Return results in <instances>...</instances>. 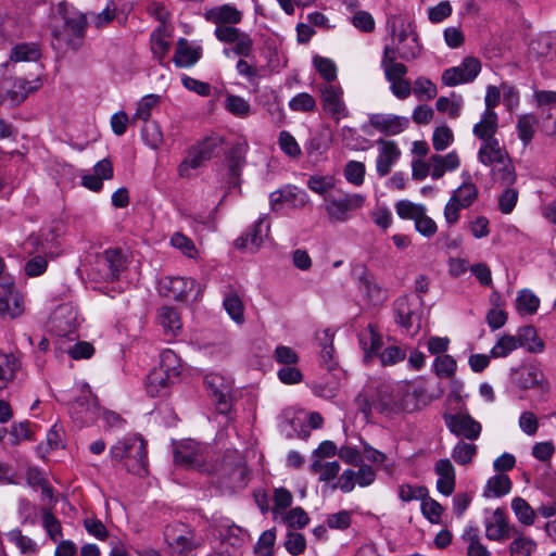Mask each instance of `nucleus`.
I'll use <instances>...</instances> for the list:
<instances>
[{"mask_svg": "<svg viewBox=\"0 0 556 556\" xmlns=\"http://www.w3.org/2000/svg\"><path fill=\"white\" fill-rule=\"evenodd\" d=\"M418 394L417 390L402 391L389 383H380L377 387L376 397L371 402L366 401L362 410L365 415H368L372 408L386 415L412 413L418 408Z\"/></svg>", "mask_w": 556, "mask_h": 556, "instance_id": "obj_1", "label": "nucleus"}, {"mask_svg": "<svg viewBox=\"0 0 556 556\" xmlns=\"http://www.w3.org/2000/svg\"><path fill=\"white\" fill-rule=\"evenodd\" d=\"M110 457L114 466L121 464L129 473H147V442L141 435L135 434L117 441L110 448Z\"/></svg>", "mask_w": 556, "mask_h": 556, "instance_id": "obj_2", "label": "nucleus"}, {"mask_svg": "<svg viewBox=\"0 0 556 556\" xmlns=\"http://www.w3.org/2000/svg\"><path fill=\"white\" fill-rule=\"evenodd\" d=\"M393 313L395 323L406 334L414 337L421 329L424 300L418 295L400 296L393 302Z\"/></svg>", "mask_w": 556, "mask_h": 556, "instance_id": "obj_3", "label": "nucleus"}, {"mask_svg": "<svg viewBox=\"0 0 556 556\" xmlns=\"http://www.w3.org/2000/svg\"><path fill=\"white\" fill-rule=\"evenodd\" d=\"M58 12L64 21V29L67 34L66 43L73 50H78L84 42L87 17L84 13L77 12L66 1L58 4Z\"/></svg>", "mask_w": 556, "mask_h": 556, "instance_id": "obj_4", "label": "nucleus"}, {"mask_svg": "<svg viewBox=\"0 0 556 556\" xmlns=\"http://www.w3.org/2000/svg\"><path fill=\"white\" fill-rule=\"evenodd\" d=\"M208 397L219 414H227L231 409V381L218 374H208L203 380Z\"/></svg>", "mask_w": 556, "mask_h": 556, "instance_id": "obj_5", "label": "nucleus"}, {"mask_svg": "<svg viewBox=\"0 0 556 556\" xmlns=\"http://www.w3.org/2000/svg\"><path fill=\"white\" fill-rule=\"evenodd\" d=\"M41 81L37 77L33 80L25 78H5L0 87V98L11 106L20 105L29 93L38 90Z\"/></svg>", "mask_w": 556, "mask_h": 556, "instance_id": "obj_6", "label": "nucleus"}, {"mask_svg": "<svg viewBox=\"0 0 556 556\" xmlns=\"http://www.w3.org/2000/svg\"><path fill=\"white\" fill-rule=\"evenodd\" d=\"M325 210L331 220L345 222L350 217V213L362 207L364 197L357 193L334 197L332 194L325 195Z\"/></svg>", "mask_w": 556, "mask_h": 556, "instance_id": "obj_7", "label": "nucleus"}, {"mask_svg": "<svg viewBox=\"0 0 556 556\" xmlns=\"http://www.w3.org/2000/svg\"><path fill=\"white\" fill-rule=\"evenodd\" d=\"M195 288L198 289L194 300H197L202 292L200 286L194 279L185 277H166L160 281L161 294L178 302L187 301Z\"/></svg>", "mask_w": 556, "mask_h": 556, "instance_id": "obj_8", "label": "nucleus"}, {"mask_svg": "<svg viewBox=\"0 0 556 556\" xmlns=\"http://www.w3.org/2000/svg\"><path fill=\"white\" fill-rule=\"evenodd\" d=\"M481 71V63L477 58L467 56L458 66L446 68L442 74V83L453 87L459 84L471 83Z\"/></svg>", "mask_w": 556, "mask_h": 556, "instance_id": "obj_9", "label": "nucleus"}, {"mask_svg": "<svg viewBox=\"0 0 556 556\" xmlns=\"http://www.w3.org/2000/svg\"><path fill=\"white\" fill-rule=\"evenodd\" d=\"M224 140L218 136H210L204 138L189 151L188 159L179 165L180 175H182L184 166L189 165L191 168L200 167L205 161L211 160L218 153Z\"/></svg>", "mask_w": 556, "mask_h": 556, "instance_id": "obj_10", "label": "nucleus"}, {"mask_svg": "<svg viewBox=\"0 0 556 556\" xmlns=\"http://www.w3.org/2000/svg\"><path fill=\"white\" fill-rule=\"evenodd\" d=\"M202 445L193 440H185L175 444L174 460L186 469H199L204 466L205 458Z\"/></svg>", "mask_w": 556, "mask_h": 556, "instance_id": "obj_11", "label": "nucleus"}, {"mask_svg": "<svg viewBox=\"0 0 556 556\" xmlns=\"http://www.w3.org/2000/svg\"><path fill=\"white\" fill-rule=\"evenodd\" d=\"M215 37L225 43H236L233 53L240 56H250L253 48V40L249 34L241 31L231 25L217 26L214 31Z\"/></svg>", "mask_w": 556, "mask_h": 556, "instance_id": "obj_12", "label": "nucleus"}, {"mask_svg": "<svg viewBox=\"0 0 556 556\" xmlns=\"http://www.w3.org/2000/svg\"><path fill=\"white\" fill-rule=\"evenodd\" d=\"M323 109L336 122L349 116V110L342 99L343 90L340 86L327 84L320 87Z\"/></svg>", "mask_w": 556, "mask_h": 556, "instance_id": "obj_13", "label": "nucleus"}, {"mask_svg": "<svg viewBox=\"0 0 556 556\" xmlns=\"http://www.w3.org/2000/svg\"><path fill=\"white\" fill-rule=\"evenodd\" d=\"M444 421L448 430L467 440H477L481 433V425L468 414H446Z\"/></svg>", "mask_w": 556, "mask_h": 556, "instance_id": "obj_14", "label": "nucleus"}, {"mask_svg": "<svg viewBox=\"0 0 556 556\" xmlns=\"http://www.w3.org/2000/svg\"><path fill=\"white\" fill-rule=\"evenodd\" d=\"M368 123L380 134L391 137L407 129L409 126V118L394 114L375 113L369 115Z\"/></svg>", "mask_w": 556, "mask_h": 556, "instance_id": "obj_15", "label": "nucleus"}, {"mask_svg": "<svg viewBox=\"0 0 556 556\" xmlns=\"http://www.w3.org/2000/svg\"><path fill=\"white\" fill-rule=\"evenodd\" d=\"M357 276L358 288L366 295L367 300L374 305H380L387 300V294L377 283L375 276L365 265L354 268Z\"/></svg>", "mask_w": 556, "mask_h": 556, "instance_id": "obj_16", "label": "nucleus"}, {"mask_svg": "<svg viewBox=\"0 0 556 556\" xmlns=\"http://www.w3.org/2000/svg\"><path fill=\"white\" fill-rule=\"evenodd\" d=\"M434 472L438 476L437 490L444 496H450L455 491L456 472L448 458H441L434 464Z\"/></svg>", "mask_w": 556, "mask_h": 556, "instance_id": "obj_17", "label": "nucleus"}, {"mask_svg": "<svg viewBox=\"0 0 556 556\" xmlns=\"http://www.w3.org/2000/svg\"><path fill=\"white\" fill-rule=\"evenodd\" d=\"M98 263L106 269L104 278L112 281L118 279L121 273L126 268V257L118 248L105 250L99 256Z\"/></svg>", "mask_w": 556, "mask_h": 556, "instance_id": "obj_18", "label": "nucleus"}, {"mask_svg": "<svg viewBox=\"0 0 556 556\" xmlns=\"http://www.w3.org/2000/svg\"><path fill=\"white\" fill-rule=\"evenodd\" d=\"M511 528L507 521L505 509L496 508L493 519L485 521V536L492 541H504L511 536Z\"/></svg>", "mask_w": 556, "mask_h": 556, "instance_id": "obj_19", "label": "nucleus"}, {"mask_svg": "<svg viewBox=\"0 0 556 556\" xmlns=\"http://www.w3.org/2000/svg\"><path fill=\"white\" fill-rule=\"evenodd\" d=\"M377 143L380 144L381 148L376 161V168L378 175L384 177L391 172V167L399 159L401 151L394 141L379 139Z\"/></svg>", "mask_w": 556, "mask_h": 556, "instance_id": "obj_20", "label": "nucleus"}, {"mask_svg": "<svg viewBox=\"0 0 556 556\" xmlns=\"http://www.w3.org/2000/svg\"><path fill=\"white\" fill-rule=\"evenodd\" d=\"M202 56V48L200 46L191 48L186 38L177 40V47L173 56V62L179 68L190 67L194 65Z\"/></svg>", "mask_w": 556, "mask_h": 556, "instance_id": "obj_21", "label": "nucleus"}, {"mask_svg": "<svg viewBox=\"0 0 556 556\" xmlns=\"http://www.w3.org/2000/svg\"><path fill=\"white\" fill-rule=\"evenodd\" d=\"M205 18L218 26L224 24H238L242 20V13L230 4H223L207 10Z\"/></svg>", "mask_w": 556, "mask_h": 556, "instance_id": "obj_22", "label": "nucleus"}, {"mask_svg": "<svg viewBox=\"0 0 556 556\" xmlns=\"http://www.w3.org/2000/svg\"><path fill=\"white\" fill-rule=\"evenodd\" d=\"M176 381V379L163 374V371L153 369L148 376L147 393L151 397L165 396L168 394L170 387Z\"/></svg>", "mask_w": 556, "mask_h": 556, "instance_id": "obj_23", "label": "nucleus"}, {"mask_svg": "<svg viewBox=\"0 0 556 556\" xmlns=\"http://www.w3.org/2000/svg\"><path fill=\"white\" fill-rule=\"evenodd\" d=\"M496 113L484 112L479 123L473 126V135L482 142L496 139L494 135L498 129Z\"/></svg>", "mask_w": 556, "mask_h": 556, "instance_id": "obj_24", "label": "nucleus"}, {"mask_svg": "<svg viewBox=\"0 0 556 556\" xmlns=\"http://www.w3.org/2000/svg\"><path fill=\"white\" fill-rule=\"evenodd\" d=\"M316 338L319 341L320 346V364L327 370L336 368L337 363L333 359V333L329 329H325L321 332L316 333Z\"/></svg>", "mask_w": 556, "mask_h": 556, "instance_id": "obj_25", "label": "nucleus"}, {"mask_svg": "<svg viewBox=\"0 0 556 556\" xmlns=\"http://www.w3.org/2000/svg\"><path fill=\"white\" fill-rule=\"evenodd\" d=\"M507 156V153L502 150L497 139L482 142L478 152L479 161L486 166L494 163H503V160Z\"/></svg>", "mask_w": 556, "mask_h": 556, "instance_id": "obj_26", "label": "nucleus"}, {"mask_svg": "<svg viewBox=\"0 0 556 556\" xmlns=\"http://www.w3.org/2000/svg\"><path fill=\"white\" fill-rule=\"evenodd\" d=\"M515 337L518 339V346L527 349L530 353H540L544 350V342L538 337L533 326L520 327Z\"/></svg>", "mask_w": 556, "mask_h": 556, "instance_id": "obj_27", "label": "nucleus"}, {"mask_svg": "<svg viewBox=\"0 0 556 556\" xmlns=\"http://www.w3.org/2000/svg\"><path fill=\"white\" fill-rule=\"evenodd\" d=\"M513 483L510 478L505 475H495L491 477L484 488L483 496L485 497H501L508 494L511 490Z\"/></svg>", "mask_w": 556, "mask_h": 556, "instance_id": "obj_28", "label": "nucleus"}, {"mask_svg": "<svg viewBox=\"0 0 556 556\" xmlns=\"http://www.w3.org/2000/svg\"><path fill=\"white\" fill-rule=\"evenodd\" d=\"M359 344L365 353L366 361L372 355L378 354L379 350L381 349V337L378 332H376L375 327L371 324L368 325L367 331L359 334Z\"/></svg>", "mask_w": 556, "mask_h": 556, "instance_id": "obj_29", "label": "nucleus"}, {"mask_svg": "<svg viewBox=\"0 0 556 556\" xmlns=\"http://www.w3.org/2000/svg\"><path fill=\"white\" fill-rule=\"evenodd\" d=\"M156 369L178 380L181 374V364L178 355L169 349L164 350L160 355V366Z\"/></svg>", "mask_w": 556, "mask_h": 556, "instance_id": "obj_30", "label": "nucleus"}, {"mask_svg": "<svg viewBox=\"0 0 556 556\" xmlns=\"http://www.w3.org/2000/svg\"><path fill=\"white\" fill-rule=\"evenodd\" d=\"M452 200L457 201L463 208L469 207L478 198V189L470 181V176L467 175V180H465L456 190H454L452 194Z\"/></svg>", "mask_w": 556, "mask_h": 556, "instance_id": "obj_31", "label": "nucleus"}, {"mask_svg": "<svg viewBox=\"0 0 556 556\" xmlns=\"http://www.w3.org/2000/svg\"><path fill=\"white\" fill-rule=\"evenodd\" d=\"M17 368L18 359L14 354L0 353V390L13 380Z\"/></svg>", "mask_w": 556, "mask_h": 556, "instance_id": "obj_32", "label": "nucleus"}, {"mask_svg": "<svg viewBox=\"0 0 556 556\" xmlns=\"http://www.w3.org/2000/svg\"><path fill=\"white\" fill-rule=\"evenodd\" d=\"M228 162L229 180L232 182L238 179L241 174V168L245 163L244 150L241 146L232 147L226 154Z\"/></svg>", "mask_w": 556, "mask_h": 556, "instance_id": "obj_33", "label": "nucleus"}, {"mask_svg": "<svg viewBox=\"0 0 556 556\" xmlns=\"http://www.w3.org/2000/svg\"><path fill=\"white\" fill-rule=\"evenodd\" d=\"M223 305L232 320H235L237 324H243L244 306L242 300L237 293L231 292L226 294L223 301Z\"/></svg>", "mask_w": 556, "mask_h": 556, "instance_id": "obj_34", "label": "nucleus"}, {"mask_svg": "<svg viewBox=\"0 0 556 556\" xmlns=\"http://www.w3.org/2000/svg\"><path fill=\"white\" fill-rule=\"evenodd\" d=\"M540 306V299L530 290L523 289L518 292L516 308L521 314L532 315Z\"/></svg>", "mask_w": 556, "mask_h": 556, "instance_id": "obj_35", "label": "nucleus"}, {"mask_svg": "<svg viewBox=\"0 0 556 556\" xmlns=\"http://www.w3.org/2000/svg\"><path fill=\"white\" fill-rule=\"evenodd\" d=\"M511 509L520 523L525 526H532L534 523L535 510L525 498L515 497L511 501Z\"/></svg>", "mask_w": 556, "mask_h": 556, "instance_id": "obj_36", "label": "nucleus"}, {"mask_svg": "<svg viewBox=\"0 0 556 556\" xmlns=\"http://www.w3.org/2000/svg\"><path fill=\"white\" fill-rule=\"evenodd\" d=\"M40 58V50L35 43L16 45L12 51L10 59L14 62H31Z\"/></svg>", "mask_w": 556, "mask_h": 556, "instance_id": "obj_37", "label": "nucleus"}, {"mask_svg": "<svg viewBox=\"0 0 556 556\" xmlns=\"http://www.w3.org/2000/svg\"><path fill=\"white\" fill-rule=\"evenodd\" d=\"M477 445L459 441L452 450V458L458 465L465 466L472 462L477 454Z\"/></svg>", "mask_w": 556, "mask_h": 556, "instance_id": "obj_38", "label": "nucleus"}, {"mask_svg": "<svg viewBox=\"0 0 556 556\" xmlns=\"http://www.w3.org/2000/svg\"><path fill=\"white\" fill-rule=\"evenodd\" d=\"M159 320L165 331H169L174 334L181 328L179 315L173 307H161L159 311Z\"/></svg>", "mask_w": 556, "mask_h": 556, "instance_id": "obj_39", "label": "nucleus"}, {"mask_svg": "<svg viewBox=\"0 0 556 556\" xmlns=\"http://www.w3.org/2000/svg\"><path fill=\"white\" fill-rule=\"evenodd\" d=\"M433 365L434 372L440 378H452L454 377L457 369V363L455 358L448 354L437 356Z\"/></svg>", "mask_w": 556, "mask_h": 556, "instance_id": "obj_40", "label": "nucleus"}, {"mask_svg": "<svg viewBox=\"0 0 556 556\" xmlns=\"http://www.w3.org/2000/svg\"><path fill=\"white\" fill-rule=\"evenodd\" d=\"M397 56L404 61L416 59L420 53V45L416 30H410L409 42H403L396 46Z\"/></svg>", "mask_w": 556, "mask_h": 556, "instance_id": "obj_41", "label": "nucleus"}, {"mask_svg": "<svg viewBox=\"0 0 556 556\" xmlns=\"http://www.w3.org/2000/svg\"><path fill=\"white\" fill-rule=\"evenodd\" d=\"M389 26L391 28L393 43L395 46L405 42L410 36V30H415L410 22L406 23L402 18H393L389 22Z\"/></svg>", "mask_w": 556, "mask_h": 556, "instance_id": "obj_42", "label": "nucleus"}, {"mask_svg": "<svg viewBox=\"0 0 556 556\" xmlns=\"http://www.w3.org/2000/svg\"><path fill=\"white\" fill-rule=\"evenodd\" d=\"M518 339L515 336L504 334L502 336L495 345L491 349L490 355L493 358L506 357L510 352L516 350L518 346Z\"/></svg>", "mask_w": 556, "mask_h": 556, "instance_id": "obj_43", "label": "nucleus"}, {"mask_svg": "<svg viewBox=\"0 0 556 556\" xmlns=\"http://www.w3.org/2000/svg\"><path fill=\"white\" fill-rule=\"evenodd\" d=\"M264 224L265 217H260L245 237L242 236L236 240V247L238 249L245 248L248 241L250 240L255 248H258L262 243V232Z\"/></svg>", "mask_w": 556, "mask_h": 556, "instance_id": "obj_44", "label": "nucleus"}, {"mask_svg": "<svg viewBox=\"0 0 556 556\" xmlns=\"http://www.w3.org/2000/svg\"><path fill=\"white\" fill-rule=\"evenodd\" d=\"M421 513L431 523H440L443 506L428 495L421 500Z\"/></svg>", "mask_w": 556, "mask_h": 556, "instance_id": "obj_45", "label": "nucleus"}, {"mask_svg": "<svg viewBox=\"0 0 556 556\" xmlns=\"http://www.w3.org/2000/svg\"><path fill=\"white\" fill-rule=\"evenodd\" d=\"M144 123L141 130L143 141L153 149L159 148L163 142V135L159 124L150 121Z\"/></svg>", "mask_w": 556, "mask_h": 556, "instance_id": "obj_46", "label": "nucleus"}, {"mask_svg": "<svg viewBox=\"0 0 556 556\" xmlns=\"http://www.w3.org/2000/svg\"><path fill=\"white\" fill-rule=\"evenodd\" d=\"M506 159L503 160V163H500V167L493 168L492 173L495 180L501 181L505 186H511L516 181V172L508 156Z\"/></svg>", "mask_w": 556, "mask_h": 556, "instance_id": "obj_47", "label": "nucleus"}, {"mask_svg": "<svg viewBox=\"0 0 556 556\" xmlns=\"http://www.w3.org/2000/svg\"><path fill=\"white\" fill-rule=\"evenodd\" d=\"M200 541L197 539L193 531H188L186 534L178 535L169 545L179 554L188 553L200 546Z\"/></svg>", "mask_w": 556, "mask_h": 556, "instance_id": "obj_48", "label": "nucleus"}, {"mask_svg": "<svg viewBox=\"0 0 556 556\" xmlns=\"http://www.w3.org/2000/svg\"><path fill=\"white\" fill-rule=\"evenodd\" d=\"M519 384L521 389H532L539 387L542 391H546L547 383L544 381L543 374L538 371L535 368H531L527 370V372L522 374L519 379Z\"/></svg>", "mask_w": 556, "mask_h": 556, "instance_id": "obj_49", "label": "nucleus"}, {"mask_svg": "<svg viewBox=\"0 0 556 556\" xmlns=\"http://www.w3.org/2000/svg\"><path fill=\"white\" fill-rule=\"evenodd\" d=\"M365 172L366 168L364 163L358 161H349L344 167V177L349 182L355 186H361L364 182Z\"/></svg>", "mask_w": 556, "mask_h": 556, "instance_id": "obj_50", "label": "nucleus"}, {"mask_svg": "<svg viewBox=\"0 0 556 556\" xmlns=\"http://www.w3.org/2000/svg\"><path fill=\"white\" fill-rule=\"evenodd\" d=\"M535 547L532 539L519 535L509 545L510 556H530Z\"/></svg>", "mask_w": 556, "mask_h": 556, "instance_id": "obj_51", "label": "nucleus"}, {"mask_svg": "<svg viewBox=\"0 0 556 556\" xmlns=\"http://www.w3.org/2000/svg\"><path fill=\"white\" fill-rule=\"evenodd\" d=\"M313 63L319 75L328 83L337 78V67L333 61L319 55L314 56Z\"/></svg>", "mask_w": 556, "mask_h": 556, "instance_id": "obj_52", "label": "nucleus"}, {"mask_svg": "<svg viewBox=\"0 0 556 556\" xmlns=\"http://www.w3.org/2000/svg\"><path fill=\"white\" fill-rule=\"evenodd\" d=\"M10 435L12 445L20 444L22 440H35L34 434L30 430V422L28 420L12 424Z\"/></svg>", "mask_w": 556, "mask_h": 556, "instance_id": "obj_53", "label": "nucleus"}, {"mask_svg": "<svg viewBox=\"0 0 556 556\" xmlns=\"http://www.w3.org/2000/svg\"><path fill=\"white\" fill-rule=\"evenodd\" d=\"M231 458H232V455L230 453H227L224 456V459H223L224 471H226V467L229 466L230 471L228 472V476H229L230 480L235 483L243 482L245 479V476H247V468L241 463V460L232 462Z\"/></svg>", "mask_w": 556, "mask_h": 556, "instance_id": "obj_54", "label": "nucleus"}, {"mask_svg": "<svg viewBox=\"0 0 556 556\" xmlns=\"http://www.w3.org/2000/svg\"><path fill=\"white\" fill-rule=\"evenodd\" d=\"M278 143L281 151L290 157H299L301 155V148L295 138L287 130H282L278 137Z\"/></svg>", "mask_w": 556, "mask_h": 556, "instance_id": "obj_55", "label": "nucleus"}, {"mask_svg": "<svg viewBox=\"0 0 556 556\" xmlns=\"http://www.w3.org/2000/svg\"><path fill=\"white\" fill-rule=\"evenodd\" d=\"M160 97L156 94L144 96L138 103L134 119L148 122L151 116V110L159 103Z\"/></svg>", "mask_w": 556, "mask_h": 556, "instance_id": "obj_56", "label": "nucleus"}, {"mask_svg": "<svg viewBox=\"0 0 556 556\" xmlns=\"http://www.w3.org/2000/svg\"><path fill=\"white\" fill-rule=\"evenodd\" d=\"M289 108L294 112H313L316 101L312 94L301 92L289 101Z\"/></svg>", "mask_w": 556, "mask_h": 556, "instance_id": "obj_57", "label": "nucleus"}, {"mask_svg": "<svg viewBox=\"0 0 556 556\" xmlns=\"http://www.w3.org/2000/svg\"><path fill=\"white\" fill-rule=\"evenodd\" d=\"M285 547L292 556H299L305 552L306 540L302 533L288 532L285 541Z\"/></svg>", "mask_w": 556, "mask_h": 556, "instance_id": "obj_58", "label": "nucleus"}, {"mask_svg": "<svg viewBox=\"0 0 556 556\" xmlns=\"http://www.w3.org/2000/svg\"><path fill=\"white\" fill-rule=\"evenodd\" d=\"M453 141V132L448 126L437 127L432 135V146L435 151L445 150Z\"/></svg>", "mask_w": 556, "mask_h": 556, "instance_id": "obj_59", "label": "nucleus"}, {"mask_svg": "<svg viewBox=\"0 0 556 556\" xmlns=\"http://www.w3.org/2000/svg\"><path fill=\"white\" fill-rule=\"evenodd\" d=\"M8 538L11 542H13L23 554H31L37 549L36 543L22 534L20 529H14L8 533Z\"/></svg>", "mask_w": 556, "mask_h": 556, "instance_id": "obj_60", "label": "nucleus"}, {"mask_svg": "<svg viewBox=\"0 0 556 556\" xmlns=\"http://www.w3.org/2000/svg\"><path fill=\"white\" fill-rule=\"evenodd\" d=\"M534 122H535L534 116L530 115V114L522 115L518 118V123H517L518 136L525 144H528L533 138Z\"/></svg>", "mask_w": 556, "mask_h": 556, "instance_id": "obj_61", "label": "nucleus"}, {"mask_svg": "<svg viewBox=\"0 0 556 556\" xmlns=\"http://www.w3.org/2000/svg\"><path fill=\"white\" fill-rule=\"evenodd\" d=\"M226 109L236 116H247L250 112V104L239 96L230 94L226 99Z\"/></svg>", "mask_w": 556, "mask_h": 556, "instance_id": "obj_62", "label": "nucleus"}, {"mask_svg": "<svg viewBox=\"0 0 556 556\" xmlns=\"http://www.w3.org/2000/svg\"><path fill=\"white\" fill-rule=\"evenodd\" d=\"M413 91L418 98L425 97L427 100L435 98L438 93L435 85L426 77H418L415 80Z\"/></svg>", "mask_w": 556, "mask_h": 556, "instance_id": "obj_63", "label": "nucleus"}, {"mask_svg": "<svg viewBox=\"0 0 556 556\" xmlns=\"http://www.w3.org/2000/svg\"><path fill=\"white\" fill-rule=\"evenodd\" d=\"M276 540L275 530H266L264 531L254 547L255 553H262L265 556H273L274 554V544Z\"/></svg>", "mask_w": 556, "mask_h": 556, "instance_id": "obj_64", "label": "nucleus"}]
</instances>
